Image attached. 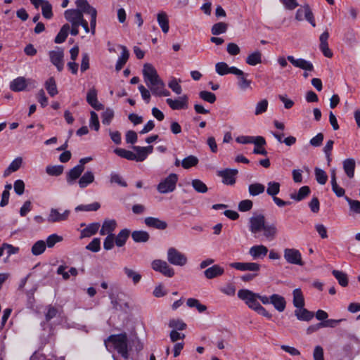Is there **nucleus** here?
Instances as JSON below:
<instances>
[{
	"label": "nucleus",
	"instance_id": "obj_1",
	"mask_svg": "<svg viewBox=\"0 0 360 360\" xmlns=\"http://www.w3.org/2000/svg\"><path fill=\"white\" fill-rule=\"evenodd\" d=\"M108 349L112 348L116 350L119 354L124 359H127L128 352V338L125 333L110 335L104 341Z\"/></svg>",
	"mask_w": 360,
	"mask_h": 360
},
{
	"label": "nucleus",
	"instance_id": "obj_2",
	"mask_svg": "<svg viewBox=\"0 0 360 360\" xmlns=\"http://www.w3.org/2000/svg\"><path fill=\"white\" fill-rule=\"evenodd\" d=\"M178 175L174 173L169 174L162 180L157 186L158 191L161 194H166L173 192L176 189L178 181Z\"/></svg>",
	"mask_w": 360,
	"mask_h": 360
},
{
	"label": "nucleus",
	"instance_id": "obj_3",
	"mask_svg": "<svg viewBox=\"0 0 360 360\" xmlns=\"http://www.w3.org/2000/svg\"><path fill=\"white\" fill-rule=\"evenodd\" d=\"M238 297L243 300L245 304L252 309L255 310L260 304L257 302L258 293L253 292L248 289H241L238 292Z\"/></svg>",
	"mask_w": 360,
	"mask_h": 360
},
{
	"label": "nucleus",
	"instance_id": "obj_4",
	"mask_svg": "<svg viewBox=\"0 0 360 360\" xmlns=\"http://www.w3.org/2000/svg\"><path fill=\"white\" fill-rule=\"evenodd\" d=\"M143 75L146 85L154 84L157 82L162 85V80L159 77L157 70L153 65L146 63L143 68Z\"/></svg>",
	"mask_w": 360,
	"mask_h": 360
},
{
	"label": "nucleus",
	"instance_id": "obj_5",
	"mask_svg": "<svg viewBox=\"0 0 360 360\" xmlns=\"http://www.w3.org/2000/svg\"><path fill=\"white\" fill-rule=\"evenodd\" d=\"M151 268L163 276L172 278L174 275V270L168 263L162 259H155L151 262Z\"/></svg>",
	"mask_w": 360,
	"mask_h": 360
},
{
	"label": "nucleus",
	"instance_id": "obj_6",
	"mask_svg": "<svg viewBox=\"0 0 360 360\" xmlns=\"http://www.w3.org/2000/svg\"><path fill=\"white\" fill-rule=\"evenodd\" d=\"M167 260L173 265L184 266L187 263L186 256L174 248H169L167 250Z\"/></svg>",
	"mask_w": 360,
	"mask_h": 360
},
{
	"label": "nucleus",
	"instance_id": "obj_7",
	"mask_svg": "<svg viewBox=\"0 0 360 360\" xmlns=\"http://www.w3.org/2000/svg\"><path fill=\"white\" fill-rule=\"evenodd\" d=\"M283 257L286 262L291 264L303 266L304 262L302 260L300 252L295 248H286L284 250Z\"/></svg>",
	"mask_w": 360,
	"mask_h": 360
},
{
	"label": "nucleus",
	"instance_id": "obj_8",
	"mask_svg": "<svg viewBox=\"0 0 360 360\" xmlns=\"http://www.w3.org/2000/svg\"><path fill=\"white\" fill-rule=\"evenodd\" d=\"M238 173L236 169H224L217 172V176L222 178V183L225 185H234L236 181V176Z\"/></svg>",
	"mask_w": 360,
	"mask_h": 360
},
{
	"label": "nucleus",
	"instance_id": "obj_9",
	"mask_svg": "<svg viewBox=\"0 0 360 360\" xmlns=\"http://www.w3.org/2000/svg\"><path fill=\"white\" fill-rule=\"evenodd\" d=\"M167 104L174 110L187 109L188 107V97L183 95L177 99L167 98Z\"/></svg>",
	"mask_w": 360,
	"mask_h": 360
},
{
	"label": "nucleus",
	"instance_id": "obj_10",
	"mask_svg": "<svg viewBox=\"0 0 360 360\" xmlns=\"http://www.w3.org/2000/svg\"><path fill=\"white\" fill-rule=\"evenodd\" d=\"M265 224V217L263 214L253 216L250 219V231L252 233H257L261 231Z\"/></svg>",
	"mask_w": 360,
	"mask_h": 360
},
{
	"label": "nucleus",
	"instance_id": "obj_11",
	"mask_svg": "<svg viewBox=\"0 0 360 360\" xmlns=\"http://www.w3.org/2000/svg\"><path fill=\"white\" fill-rule=\"evenodd\" d=\"M49 55L51 63L56 67L59 72L62 71L64 66L63 51L62 49H58V51H50Z\"/></svg>",
	"mask_w": 360,
	"mask_h": 360
},
{
	"label": "nucleus",
	"instance_id": "obj_12",
	"mask_svg": "<svg viewBox=\"0 0 360 360\" xmlns=\"http://www.w3.org/2000/svg\"><path fill=\"white\" fill-rule=\"evenodd\" d=\"M230 266L242 271L257 272L260 270V265L255 262H233Z\"/></svg>",
	"mask_w": 360,
	"mask_h": 360
},
{
	"label": "nucleus",
	"instance_id": "obj_13",
	"mask_svg": "<svg viewBox=\"0 0 360 360\" xmlns=\"http://www.w3.org/2000/svg\"><path fill=\"white\" fill-rule=\"evenodd\" d=\"M328 38H329V33L327 30L323 32L321 34V36L319 37V41H320L319 49L325 57L332 58L333 56V53L332 51L328 47Z\"/></svg>",
	"mask_w": 360,
	"mask_h": 360
},
{
	"label": "nucleus",
	"instance_id": "obj_14",
	"mask_svg": "<svg viewBox=\"0 0 360 360\" xmlns=\"http://www.w3.org/2000/svg\"><path fill=\"white\" fill-rule=\"evenodd\" d=\"M64 17L71 25L79 24L84 18L80 10L68 9L64 13Z\"/></svg>",
	"mask_w": 360,
	"mask_h": 360
},
{
	"label": "nucleus",
	"instance_id": "obj_15",
	"mask_svg": "<svg viewBox=\"0 0 360 360\" xmlns=\"http://www.w3.org/2000/svg\"><path fill=\"white\" fill-rule=\"evenodd\" d=\"M144 223L146 226L158 230H165L168 225L165 221L153 217H147L144 219Z\"/></svg>",
	"mask_w": 360,
	"mask_h": 360
},
{
	"label": "nucleus",
	"instance_id": "obj_16",
	"mask_svg": "<svg viewBox=\"0 0 360 360\" xmlns=\"http://www.w3.org/2000/svg\"><path fill=\"white\" fill-rule=\"evenodd\" d=\"M288 60L295 67L302 69L305 71H312L314 70L313 64L303 58L295 59L292 56L287 57Z\"/></svg>",
	"mask_w": 360,
	"mask_h": 360
},
{
	"label": "nucleus",
	"instance_id": "obj_17",
	"mask_svg": "<svg viewBox=\"0 0 360 360\" xmlns=\"http://www.w3.org/2000/svg\"><path fill=\"white\" fill-rule=\"evenodd\" d=\"M87 103L95 110H103L104 106L102 103H99L97 98V91L93 88L91 89L86 95Z\"/></svg>",
	"mask_w": 360,
	"mask_h": 360
},
{
	"label": "nucleus",
	"instance_id": "obj_18",
	"mask_svg": "<svg viewBox=\"0 0 360 360\" xmlns=\"http://www.w3.org/2000/svg\"><path fill=\"white\" fill-rule=\"evenodd\" d=\"M70 214V210H65L64 212L60 213L57 209L52 208L48 217V221L51 223L66 220Z\"/></svg>",
	"mask_w": 360,
	"mask_h": 360
},
{
	"label": "nucleus",
	"instance_id": "obj_19",
	"mask_svg": "<svg viewBox=\"0 0 360 360\" xmlns=\"http://www.w3.org/2000/svg\"><path fill=\"white\" fill-rule=\"evenodd\" d=\"M224 269L218 264L212 265L204 271V276L207 279H213L222 276Z\"/></svg>",
	"mask_w": 360,
	"mask_h": 360
},
{
	"label": "nucleus",
	"instance_id": "obj_20",
	"mask_svg": "<svg viewBox=\"0 0 360 360\" xmlns=\"http://www.w3.org/2000/svg\"><path fill=\"white\" fill-rule=\"evenodd\" d=\"M84 170L81 168L80 166H75L73 168L70 169L66 174V181L68 185H72L75 183L76 180L78 179Z\"/></svg>",
	"mask_w": 360,
	"mask_h": 360
},
{
	"label": "nucleus",
	"instance_id": "obj_21",
	"mask_svg": "<svg viewBox=\"0 0 360 360\" xmlns=\"http://www.w3.org/2000/svg\"><path fill=\"white\" fill-rule=\"evenodd\" d=\"M268 253V248L263 245H254L250 248L249 254L254 259L264 258Z\"/></svg>",
	"mask_w": 360,
	"mask_h": 360
},
{
	"label": "nucleus",
	"instance_id": "obj_22",
	"mask_svg": "<svg viewBox=\"0 0 360 360\" xmlns=\"http://www.w3.org/2000/svg\"><path fill=\"white\" fill-rule=\"evenodd\" d=\"M271 304H272L274 308L279 312H282L285 310L286 306V302L285 298L278 294H273L270 296Z\"/></svg>",
	"mask_w": 360,
	"mask_h": 360
},
{
	"label": "nucleus",
	"instance_id": "obj_23",
	"mask_svg": "<svg viewBox=\"0 0 360 360\" xmlns=\"http://www.w3.org/2000/svg\"><path fill=\"white\" fill-rule=\"evenodd\" d=\"M343 169L346 175L352 179L354 176V171L356 167L355 160L353 158H347L343 161Z\"/></svg>",
	"mask_w": 360,
	"mask_h": 360
},
{
	"label": "nucleus",
	"instance_id": "obj_24",
	"mask_svg": "<svg viewBox=\"0 0 360 360\" xmlns=\"http://www.w3.org/2000/svg\"><path fill=\"white\" fill-rule=\"evenodd\" d=\"M130 230L128 229H122L115 238V243L117 247H122L125 245L130 236Z\"/></svg>",
	"mask_w": 360,
	"mask_h": 360
},
{
	"label": "nucleus",
	"instance_id": "obj_25",
	"mask_svg": "<svg viewBox=\"0 0 360 360\" xmlns=\"http://www.w3.org/2000/svg\"><path fill=\"white\" fill-rule=\"evenodd\" d=\"M131 236L135 243H147L150 239L148 232L143 230L134 231Z\"/></svg>",
	"mask_w": 360,
	"mask_h": 360
},
{
	"label": "nucleus",
	"instance_id": "obj_26",
	"mask_svg": "<svg viewBox=\"0 0 360 360\" xmlns=\"http://www.w3.org/2000/svg\"><path fill=\"white\" fill-rule=\"evenodd\" d=\"M27 86L26 79L23 77L14 79L10 84V89L13 91H21Z\"/></svg>",
	"mask_w": 360,
	"mask_h": 360
},
{
	"label": "nucleus",
	"instance_id": "obj_27",
	"mask_svg": "<svg viewBox=\"0 0 360 360\" xmlns=\"http://www.w3.org/2000/svg\"><path fill=\"white\" fill-rule=\"evenodd\" d=\"M295 315L300 321H309L314 316L312 311L304 308H298L295 311Z\"/></svg>",
	"mask_w": 360,
	"mask_h": 360
},
{
	"label": "nucleus",
	"instance_id": "obj_28",
	"mask_svg": "<svg viewBox=\"0 0 360 360\" xmlns=\"http://www.w3.org/2000/svg\"><path fill=\"white\" fill-rule=\"evenodd\" d=\"M95 179L94 174L91 171H86L80 176L78 184L81 188L87 187L90 184L93 183Z\"/></svg>",
	"mask_w": 360,
	"mask_h": 360
},
{
	"label": "nucleus",
	"instance_id": "obj_29",
	"mask_svg": "<svg viewBox=\"0 0 360 360\" xmlns=\"http://www.w3.org/2000/svg\"><path fill=\"white\" fill-rule=\"evenodd\" d=\"M311 193L310 188L308 186H302L297 193H290V197L295 201H301L305 199Z\"/></svg>",
	"mask_w": 360,
	"mask_h": 360
},
{
	"label": "nucleus",
	"instance_id": "obj_30",
	"mask_svg": "<svg viewBox=\"0 0 360 360\" xmlns=\"http://www.w3.org/2000/svg\"><path fill=\"white\" fill-rule=\"evenodd\" d=\"M121 48L122 51L115 65V70L117 72L121 70V69L127 62L129 57V53L127 47L124 46H121Z\"/></svg>",
	"mask_w": 360,
	"mask_h": 360
},
{
	"label": "nucleus",
	"instance_id": "obj_31",
	"mask_svg": "<svg viewBox=\"0 0 360 360\" xmlns=\"http://www.w3.org/2000/svg\"><path fill=\"white\" fill-rule=\"evenodd\" d=\"M99 227L100 224L98 222L89 224L85 229L82 230L81 238L90 237L96 234L98 232Z\"/></svg>",
	"mask_w": 360,
	"mask_h": 360
},
{
	"label": "nucleus",
	"instance_id": "obj_32",
	"mask_svg": "<svg viewBox=\"0 0 360 360\" xmlns=\"http://www.w3.org/2000/svg\"><path fill=\"white\" fill-rule=\"evenodd\" d=\"M69 31H70V25L68 23H65L64 24L60 31L58 32V33L57 34L56 37H55L54 39V42L56 44H61V43H63L68 36V33H69Z\"/></svg>",
	"mask_w": 360,
	"mask_h": 360
},
{
	"label": "nucleus",
	"instance_id": "obj_33",
	"mask_svg": "<svg viewBox=\"0 0 360 360\" xmlns=\"http://www.w3.org/2000/svg\"><path fill=\"white\" fill-rule=\"evenodd\" d=\"M293 305L297 309L302 308L304 306V298L300 288H296L292 292Z\"/></svg>",
	"mask_w": 360,
	"mask_h": 360
},
{
	"label": "nucleus",
	"instance_id": "obj_34",
	"mask_svg": "<svg viewBox=\"0 0 360 360\" xmlns=\"http://www.w3.org/2000/svg\"><path fill=\"white\" fill-rule=\"evenodd\" d=\"M158 22L164 33H167L169 29V19L165 12H160L157 16Z\"/></svg>",
	"mask_w": 360,
	"mask_h": 360
},
{
	"label": "nucleus",
	"instance_id": "obj_35",
	"mask_svg": "<svg viewBox=\"0 0 360 360\" xmlns=\"http://www.w3.org/2000/svg\"><path fill=\"white\" fill-rule=\"evenodd\" d=\"M75 4L77 8L76 10H80L83 15L84 13L89 14L92 10L96 9L89 4L87 0H76Z\"/></svg>",
	"mask_w": 360,
	"mask_h": 360
},
{
	"label": "nucleus",
	"instance_id": "obj_36",
	"mask_svg": "<svg viewBox=\"0 0 360 360\" xmlns=\"http://www.w3.org/2000/svg\"><path fill=\"white\" fill-rule=\"evenodd\" d=\"M246 63L250 65L255 66L262 63V53L256 51L248 56L245 59Z\"/></svg>",
	"mask_w": 360,
	"mask_h": 360
},
{
	"label": "nucleus",
	"instance_id": "obj_37",
	"mask_svg": "<svg viewBox=\"0 0 360 360\" xmlns=\"http://www.w3.org/2000/svg\"><path fill=\"white\" fill-rule=\"evenodd\" d=\"M265 191V186L260 183H254L248 186L249 194L251 196H257L263 193Z\"/></svg>",
	"mask_w": 360,
	"mask_h": 360
},
{
	"label": "nucleus",
	"instance_id": "obj_38",
	"mask_svg": "<svg viewBox=\"0 0 360 360\" xmlns=\"http://www.w3.org/2000/svg\"><path fill=\"white\" fill-rule=\"evenodd\" d=\"M332 274L338 280V283L342 286L346 287L348 285V278L347 274L339 270H333Z\"/></svg>",
	"mask_w": 360,
	"mask_h": 360
},
{
	"label": "nucleus",
	"instance_id": "obj_39",
	"mask_svg": "<svg viewBox=\"0 0 360 360\" xmlns=\"http://www.w3.org/2000/svg\"><path fill=\"white\" fill-rule=\"evenodd\" d=\"M281 184L276 181H269L267 184L266 193L272 198L276 196L280 192Z\"/></svg>",
	"mask_w": 360,
	"mask_h": 360
},
{
	"label": "nucleus",
	"instance_id": "obj_40",
	"mask_svg": "<svg viewBox=\"0 0 360 360\" xmlns=\"http://www.w3.org/2000/svg\"><path fill=\"white\" fill-rule=\"evenodd\" d=\"M45 87L49 94L51 97L55 96L58 93L56 83L53 77H50L49 79H48V80L45 83Z\"/></svg>",
	"mask_w": 360,
	"mask_h": 360
},
{
	"label": "nucleus",
	"instance_id": "obj_41",
	"mask_svg": "<svg viewBox=\"0 0 360 360\" xmlns=\"http://www.w3.org/2000/svg\"><path fill=\"white\" fill-rule=\"evenodd\" d=\"M198 158L194 155H189L184 158L181 161V166L184 169H189L192 167H195L198 164Z\"/></svg>",
	"mask_w": 360,
	"mask_h": 360
},
{
	"label": "nucleus",
	"instance_id": "obj_42",
	"mask_svg": "<svg viewBox=\"0 0 360 360\" xmlns=\"http://www.w3.org/2000/svg\"><path fill=\"white\" fill-rule=\"evenodd\" d=\"M114 153L117 155L118 156L125 158L128 160H135V153H134L132 151L117 148L114 150Z\"/></svg>",
	"mask_w": 360,
	"mask_h": 360
},
{
	"label": "nucleus",
	"instance_id": "obj_43",
	"mask_svg": "<svg viewBox=\"0 0 360 360\" xmlns=\"http://www.w3.org/2000/svg\"><path fill=\"white\" fill-rule=\"evenodd\" d=\"M64 170L63 165H48L46 167V172L52 176H58L61 175Z\"/></svg>",
	"mask_w": 360,
	"mask_h": 360
},
{
	"label": "nucleus",
	"instance_id": "obj_44",
	"mask_svg": "<svg viewBox=\"0 0 360 360\" xmlns=\"http://www.w3.org/2000/svg\"><path fill=\"white\" fill-rule=\"evenodd\" d=\"M228 29V25L224 22H219L212 25L211 32L213 35H219L225 33Z\"/></svg>",
	"mask_w": 360,
	"mask_h": 360
},
{
	"label": "nucleus",
	"instance_id": "obj_45",
	"mask_svg": "<svg viewBox=\"0 0 360 360\" xmlns=\"http://www.w3.org/2000/svg\"><path fill=\"white\" fill-rule=\"evenodd\" d=\"M186 304L191 308L195 307L200 313L207 310V307L201 304L200 301L195 298H188L186 301Z\"/></svg>",
	"mask_w": 360,
	"mask_h": 360
},
{
	"label": "nucleus",
	"instance_id": "obj_46",
	"mask_svg": "<svg viewBox=\"0 0 360 360\" xmlns=\"http://www.w3.org/2000/svg\"><path fill=\"white\" fill-rule=\"evenodd\" d=\"M46 250V243L44 240L37 241L32 247L31 252L33 255H41Z\"/></svg>",
	"mask_w": 360,
	"mask_h": 360
},
{
	"label": "nucleus",
	"instance_id": "obj_47",
	"mask_svg": "<svg viewBox=\"0 0 360 360\" xmlns=\"http://www.w3.org/2000/svg\"><path fill=\"white\" fill-rule=\"evenodd\" d=\"M264 236L269 239H272L277 233V229L275 224H264L263 228Z\"/></svg>",
	"mask_w": 360,
	"mask_h": 360
},
{
	"label": "nucleus",
	"instance_id": "obj_48",
	"mask_svg": "<svg viewBox=\"0 0 360 360\" xmlns=\"http://www.w3.org/2000/svg\"><path fill=\"white\" fill-rule=\"evenodd\" d=\"M123 270L127 278H131L134 285L140 282L142 276L139 273L128 267H124Z\"/></svg>",
	"mask_w": 360,
	"mask_h": 360
},
{
	"label": "nucleus",
	"instance_id": "obj_49",
	"mask_svg": "<svg viewBox=\"0 0 360 360\" xmlns=\"http://www.w3.org/2000/svg\"><path fill=\"white\" fill-rule=\"evenodd\" d=\"M101 207V205L98 202H93L89 205H79L75 207V211H85V212H91V211H97Z\"/></svg>",
	"mask_w": 360,
	"mask_h": 360
},
{
	"label": "nucleus",
	"instance_id": "obj_50",
	"mask_svg": "<svg viewBox=\"0 0 360 360\" xmlns=\"http://www.w3.org/2000/svg\"><path fill=\"white\" fill-rule=\"evenodd\" d=\"M315 177L317 182L321 185H324L328 181V175L326 172L319 167L314 169Z\"/></svg>",
	"mask_w": 360,
	"mask_h": 360
},
{
	"label": "nucleus",
	"instance_id": "obj_51",
	"mask_svg": "<svg viewBox=\"0 0 360 360\" xmlns=\"http://www.w3.org/2000/svg\"><path fill=\"white\" fill-rule=\"evenodd\" d=\"M191 185L194 190L200 193H205L208 190L206 184L200 179L192 180Z\"/></svg>",
	"mask_w": 360,
	"mask_h": 360
},
{
	"label": "nucleus",
	"instance_id": "obj_52",
	"mask_svg": "<svg viewBox=\"0 0 360 360\" xmlns=\"http://www.w3.org/2000/svg\"><path fill=\"white\" fill-rule=\"evenodd\" d=\"M41 13L44 18L46 19H51L53 16V13L52 11V6L48 1H45L44 5L41 6Z\"/></svg>",
	"mask_w": 360,
	"mask_h": 360
},
{
	"label": "nucleus",
	"instance_id": "obj_53",
	"mask_svg": "<svg viewBox=\"0 0 360 360\" xmlns=\"http://www.w3.org/2000/svg\"><path fill=\"white\" fill-rule=\"evenodd\" d=\"M186 326V324L180 319H172L169 322V327L175 330H184Z\"/></svg>",
	"mask_w": 360,
	"mask_h": 360
},
{
	"label": "nucleus",
	"instance_id": "obj_54",
	"mask_svg": "<svg viewBox=\"0 0 360 360\" xmlns=\"http://www.w3.org/2000/svg\"><path fill=\"white\" fill-rule=\"evenodd\" d=\"M114 117V111L107 108L101 115L102 123L104 125H109Z\"/></svg>",
	"mask_w": 360,
	"mask_h": 360
},
{
	"label": "nucleus",
	"instance_id": "obj_55",
	"mask_svg": "<svg viewBox=\"0 0 360 360\" xmlns=\"http://www.w3.org/2000/svg\"><path fill=\"white\" fill-rule=\"evenodd\" d=\"M133 149L136 152L135 154V161L136 162H143L147 158V155L146 153V149L141 146H133Z\"/></svg>",
	"mask_w": 360,
	"mask_h": 360
},
{
	"label": "nucleus",
	"instance_id": "obj_56",
	"mask_svg": "<svg viewBox=\"0 0 360 360\" xmlns=\"http://www.w3.org/2000/svg\"><path fill=\"white\" fill-rule=\"evenodd\" d=\"M199 97L205 101L210 103H214L216 100V96L214 93L207 91H202L199 93Z\"/></svg>",
	"mask_w": 360,
	"mask_h": 360
},
{
	"label": "nucleus",
	"instance_id": "obj_57",
	"mask_svg": "<svg viewBox=\"0 0 360 360\" xmlns=\"http://www.w3.org/2000/svg\"><path fill=\"white\" fill-rule=\"evenodd\" d=\"M86 249L93 252H98L101 250V240L99 238H94L86 246Z\"/></svg>",
	"mask_w": 360,
	"mask_h": 360
},
{
	"label": "nucleus",
	"instance_id": "obj_58",
	"mask_svg": "<svg viewBox=\"0 0 360 360\" xmlns=\"http://www.w3.org/2000/svg\"><path fill=\"white\" fill-rule=\"evenodd\" d=\"M345 200L348 202L350 210L356 214H360V201L352 200L347 196L345 197Z\"/></svg>",
	"mask_w": 360,
	"mask_h": 360
},
{
	"label": "nucleus",
	"instance_id": "obj_59",
	"mask_svg": "<svg viewBox=\"0 0 360 360\" xmlns=\"http://www.w3.org/2000/svg\"><path fill=\"white\" fill-rule=\"evenodd\" d=\"M268 104L269 103L266 99H263L258 102L255 107V114L259 115L265 112L267 110Z\"/></svg>",
	"mask_w": 360,
	"mask_h": 360
},
{
	"label": "nucleus",
	"instance_id": "obj_60",
	"mask_svg": "<svg viewBox=\"0 0 360 360\" xmlns=\"http://www.w3.org/2000/svg\"><path fill=\"white\" fill-rule=\"evenodd\" d=\"M215 70L218 75L223 76L229 74V67L225 62H219L215 65Z\"/></svg>",
	"mask_w": 360,
	"mask_h": 360
},
{
	"label": "nucleus",
	"instance_id": "obj_61",
	"mask_svg": "<svg viewBox=\"0 0 360 360\" xmlns=\"http://www.w3.org/2000/svg\"><path fill=\"white\" fill-rule=\"evenodd\" d=\"M63 238L56 233L50 235L46 239V246L48 248H53L56 243L62 241Z\"/></svg>",
	"mask_w": 360,
	"mask_h": 360
},
{
	"label": "nucleus",
	"instance_id": "obj_62",
	"mask_svg": "<svg viewBox=\"0 0 360 360\" xmlns=\"http://www.w3.org/2000/svg\"><path fill=\"white\" fill-rule=\"evenodd\" d=\"M89 126L91 129H94L95 131H98L100 128L98 117V115L94 111L91 112Z\"/></svg>",
	"mask_w": 360,
	"mask_h": 360
},
{
	"label": "nucleus",
	"instance_id": "obj_63",
	"mask_svg": "<svg viewBox=\"0 0 360 360\" xmlns=\"http://www.w3.org/2000/svg\"><path fill=\"white\" fill-rule=\"evenodd\" d=\"M247 75L248 74L244 73L242 76L238 77V86L243 90H245L249 88L252 82L251 80L246 78L245 76Z\"/></svg>",
	"mask_w": 360,
	"mask_h": 360
},
{
	"label": "nucleus",
	"instance_id": "obj_64",
	"mask_svg": "<svg viewBox=\"0 0 360 360\" xmlns=\"http://www.w3.org/2000/svg\"><path fill=\"white\" fill-rule=\"evenodd\" d=\"M253 202L250 200H241L238 204V210L240 212H247L252 208Z\"/></svg>",
	"mask_w": 360,
	"mask_h": 360
}]
</instances>
